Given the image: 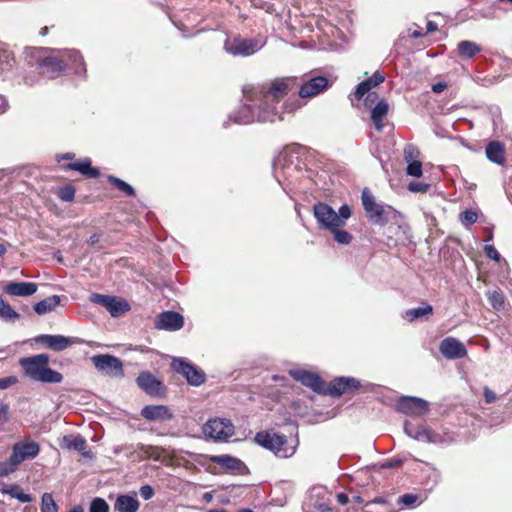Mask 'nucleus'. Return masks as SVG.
I'll use <instances>...</instances> for the list:
<instances>
[{"label": "nucleus", "instance_id": "33", "mask_svg": "<svg viewBox=\"0 0 512 512\" xmlns=\"http://www.w3.org/2000/svg\"><path fill=\"white\" fill-rule=\"evenodd\" d=\"M433 313V307L430 304H424L421 307L412 308L405 312L404 318L409 322L427 317Z\"/></svg>", "mask_w": 512, "mask_h": 512}, {"label": "nucleus", "instance_id": "56", "mask_svg": "<svg viewBox=\"0 0 512 512\" xmlns=\"http://www.w3.org/2000/svg\"><path fill=\"white\" fill-rule=\"evenodd\" d=\"M484 397L487 403H492L496 399L495 393L491 391L488 387L484 388Z\"/></svg>", "mask_w": 512, "mask_h": 512}, {"label": "nucleus", "instance_id": "52", "mask_svg": "<svg viewBox=\"0 0 512 512\" xmlns=\"http://www.w3.org/2000/svg\"><path fill=\"white\" fill-rule=\"evenodd\" d=\"M139 494L144 500H149L154 495V489L150 485H143L139 489Z\"/></svg>", "mask_w": 512, "mask_h": 512}, {"label": "nucleus", "instance_id": "27", "mask_svg": "<svg viewBox=\"0 0 512 512\" xmlns=\"http://www.w3.org/2000/svg\"><path fill=\"white\" fill-rule=\"evenodd\" d=\"M487 158L498 165H503L506 161L505 147L500 141H491L485 149Z\"/></svg>", "mask_w": 512, "mask_h": 512}, {"label": "nucleus", "instance_id": "22", "mask_svg": "<svg viewBox=\"0 0 512 512\" xmlns=\"http://www.w3.org/2000/svg\"><path fill=\"white\" fill-rule=\"evenodd\" d=\"M139 507L140 503L136 497V493L134 495H118L113 504V508L116 512H137Z\"/></svg>", "mask_w": 512, "mask_h": 512}, {"label": "nucleus", "instance_id": "5", "mask_svg": "<svg viewBox=\"0 0 512 512\" xmlns=\"http://www.w3.org/2000/svg\"><path fill=\"white\" fill-rule=\"evenodd\" d=\"M39 452L40 445L34 440L25 439L16 442L12 446V453L8 460L0 463V477L14 473L22 462L36 458Z\"/></svg>", "mask_w": 512, "mask_h": 512}, {"label": "nucleus", "instance_id": "58", "mask_svg": "<svg viewBox=\"0 0 512 512\" xmlns=\"http://www.w3.org/2000/svg\"><path fill=\"white\" fill-rule=\"evenodd\" d=\"M8 107V100L4 96L0 95V115L4 114L8 110Z\"/></svg>", "mask_w": 512, "mask_h": 512}, {"label": "nucleus", "instance_id": "31", "mask_svg": "<svg viewBox=\"0 0 512 512\" xmlns=\"http://www.w3.org/2000/svg\"><path fill=\"white\" fill-rule=\"evenodd\" d=\"M60 303V297L58 295L49 296L39 302H37L33 309L38 315H44L53 311Z\"/></svg>", "mask_w": 512, "mask_h": 512}, {"label": "nucleus", "instance_id": "7", "mask_svg": "<svg viewBox=\"0 0 512 512\" xmlns=\"http://www.w3.org/2000/svg\"><path fill=\"white\" fill-rule=\"evenodd\" d=\"M361 199L368 218L375 224L385 225L397 217V211L390 205L377 203L369 189L362 191Z\"/></svg>", "mask_w": 512, "mask_h": 512}, {"label": "nucleus", "instance_id": "23", "mask_svg": "<svg viewBox=\"0 0 512 512\" xmlns=\"http://www.w3.org/2000/svg\"><path fill=\"white\" fill-rule=\"evenodd\" d=\"M37 288V284L33 282H9L4 291L11 296H31Z\"/></svg>", "mask_w": 512, "mask_h": 512}, {"label": "nucleus", "instance_id": "8", "mask_svg": "<svg viewBox=\"0 0 512 512\" xmlns=\"http://www.w3.org/2000/svg\"><path fill=\"white\" fill-rule=\"evenodd\" d=\"M266 44V38H242L240 36L227 37L224 42V50L232 56L248 57L262 49Z\"/></svg>", "mask_w": 512, "mask_h": 512}, {"label": "nucleus", "instance_id": "6", "mask_svg": "<svg viewBox=\"0 0 512 512\" xmlns=\"http://www.w3.org/2000/svg\"><path fill=\"white\" fill-rule=\"evenodd\" d=\"M313 215L320 228L331 231L337 227H343L351 216V209L344 204L336 212L326 203L319 202L313 206Z\"/></svg>", "mask_w": 512, "mask_h": 512}, {"label": "nucleus", "instance_id": "48", "mask_svg": "<svg viewBox=\"0 0 512 512\" xmlns=\"http://www.w3.org/2000/svg\"><path fill=\"white\" fill-rule=\"evenodd\" d=\"M10 419V408L9 405L3 401H0V425L6 424Z\"/></svg>", "mask_w": 512, "mask_h": 512}, {"label": "nucleus", "instance_id": "18", "mask_svg": "<svg viewBox=\"0 0 512 512\" xmlns=\"http://www.w3.org/2000/svg\"><path fill=\"white\" fill-rule=\"evenodd\" d=\"M290 375L296 380L301 382L304 386L311 388L317 393L324 392V382L319 375L303 369L290 370Z\"/></svg>", "mask_w": 512, "mask_h": 512}, {"label": "nucleus", "instance_id": "42", "mask_svg": "<svg viewBox=\"0 0 512 512\" xmlns=\"http://www.w3.org/2000/svg\"><path fill=\"white\" fill-rule=\"evenodd\" d=\"M341 227H337L336 229H332L331 232L334 235V239L339 244L347 245L352 241V236L345 230H341Z\"/></svg>", "mask_w": 512, "mask_h": 512}, {"label": "nucleus", "instance_id": "10", "mask_svg": "<svg viewBox=\"0 0 512 512\" xmlns=\"http://www.w3.org/2000/svg\"><path fill=\"white\" fill-rule=\"evenodd\" d=\"M203 433L214 441H227L235 433L233 423L226 418H213L203 426Z\"/></svg>", "mask_w": 512, "mask_h": 512}, {"label": "nucleus", "instance_id": "26", "mask_svg": "<svg viewBox=\"0 0 512 512\" xmlns=\"http://www.w3.org/2000/svg\"><path fill=\"white\" fill-rule=\"evenodd\" d=\"M62 447H65L69 450L78 451L84 457H90L89 451L87 450L86 440L79 434L64 436L62 440Z\"/></svg>", "mask_w": 512, "mask_h": 512}, {"label": "nucleus", "instance_id": "50", "mask_svg": "<svg viewBox=\"0 0 512 512\" xmlns=\"http://www.w3.org/2000/svg\"><path fill=\"white\" fill-rule=\"evenodd\" d=\"M417 500L418 496L415 494H404L399 497L398 503L409 507L414 505L417 502Z\"/></svg>", "mask_w": 512, "mask_h": 512}, {"label": "nucleus", "instance_id": "55", "mask_svg": "<svg viewBox=\"0 0 512 512\" xmlns=\"http://www.w3.org/2000/svg\"><path fill=\"white\" fill-rule=\"evenodd\" d=\"M100 238H101V235L98 234V233H94L92 234L89 239L87 240V243L91 246V247H94V248H97V249H102L103 246L102 245H99V242H100Z\"/></svg>", "mask_w": 512, "mask_h": 512}, {"label": "nucleus", "instance_id": "40", "mask_svg": "<svg viewBox=\"0 0 512 512\" xmlns=\"http://www.w3.org/2000/svg\"><path fill=\"white\" fill-rule=\"evenodd\" d=\"M15 60L10 52L6 50L0 51V74L12 69Z\"/></svg>", "mask_w": 512, "mask_h": 512}, {"label": "nucleus", "instance_id": "25", "mask_svg": "<svg viewBox=\"0 0 512 512\" xmlns=\"http://www.w3.org/2000/svg\"><path fill=\"white\" fill-rule=\"evenodd\" d=\"M137 385L149 395H157L160 392V381L148 372H142L136 379Z\"/></svg>", "mask_w": 512, "mask_h": 512}, {"label": "nucleus", "instance_id": "4", "mask_svg": "<svg viewBox=\"0 0 512 512\" xmlns=\"http://www.w3.org/2000/svg\"><path fill=\"white\" fill-rule=\"evenodd\" d=\"M254 441L264 449L271 451L280 459L292 457L296 453L299 445L297 438L288 439L284 434L269 430L256 433Z\"/></svg>", "mask_w": 512, "mask_h": 512}, {"label": "nucleus", "instance_id": "30", "mask_svg": "<svg viewBox=\"0 0 512 512\" xmlns=\"http://www.w3.org/2000/svg\"><path fill=\"white\" fill-rule=\"evenodd\" d=\"M211 461L226 468L229 471L239 472L244 468V464L240 459L230 455L212 456Z\"/></svg>", "mask_w": 512, "mask_h": 512}, {"label": "nucleus", "instance_id": "38", "mask_svg": "<svg viewBox=\"0 0 512 512\" xmlns=\"http://www.w3.org/2000/svg\"><path fill=\"white\" fill-rule=\"evenodd\" d=\"M107 179L110 184H112L116 189L121 191L126 196H134L135 195L134 188L131 185H129L128 183H126L125 181H123L122 179L117 178L115 176H111V175L108 176Z\"/></svg>", "mask_w": 512, "mask_h": 512}, {"label": "nucleus", "instance_id": "57", "mask_svg": "<svg viewBox=\"0 0 512 512\" xmlns=\"http://www.w3.org/2000/svg\"><path fill=\"white\" fill-rule=\"evenodd\" d=\"M447 88V84L445 82H438L432 85V91L434 93H441Z\"/></svg>", "mask_w": 512, "mask_h": 512}, {"label": "nucleus", "instance_id": "34", "mask_svg": "<svg viewBox=\"0 0 512 512\" xmlns=\"http://www.w3.org/2000/svg\"><path fill=\"white\" fill-rule=\"evenodd\" d=\"M362 512H394V510L389 507L385 498L377 497L371 502H367Z\"/></svg>", "mask_w": 512, "mask_h": 512}, {"label": "nucleus", "instance_id": "39", "mask_svg": "<svg viewBox=\"0 0 512 512\" xmlns=\"http://www.w3.org/2000/svg\"><path fill=\"white\" fill-rule=\"evenodd\" d=\"M41 512H58V505L50 493L42 495Z\"/></svg>", "mask_w": 512, "mask_h": 512}, {"label": "nucleus", "instance_id": "47", "mask_svg": "<svg viewBox=\"0 0 512 512\" xmlns=\"http://www.w3.org/2000/svg\"><path fill=\"white\" fill-rule=\"evenodd\" d=\"M58 196L61 200L69 202L74 199L75 196V189L71 185H66L62 188H60L58 192Z\"/></svg>", "mask_w": 512, "mask_h": 512}, {"label": "nucleus", "instance_id": "2", "mask_svg": "<svg viewBox=\"0 0 512 512\" xmlns=\"http://www.w3.org/2000/svg\"><path fill=\"white\" fill-rule=\"evenodd\" d=\"M40 72L55 79L68 69L78 76H85L86 68L82 56L76 50H51L50 54L36 61Z\"/></svg>", "mask_w": 512, "mask_h": 512}, {"label": "nucleus", "instance_id": "49", "mask_svg": "<svg viewBox=\"0 0 512 512\" xmlns=\"http://www.w3.org/2000/svg\"><path fill=\"white\" fill-rule=\"evenodd\" d=\"M110 297H111V296L102 295V294H98V293H93V294H91V296H90V301H91L92 303H95V304L101 305V306H103L104 308H106V307H107V304H108V301H110Z\"/></svg>", "mask_w": 512, "mask_h": 512}, {"label": "nucleus", "instance_id": "19", "mask_svg": "<svg viewBox=\"0 0 512 512\" xmlns=\"http://www.w3.org/2000/svg\"><path fill=\"white\" fill-rule=\"evenodd\" d=\"M36 341L57 352L63 351L69 346L79 343L77 338L47 334L38 336Z\"/></svg>", "mask_w": 512, "mask_h": 512}, {"label": "nucleus", "instance_id": "16", "mask_svg": "<svg viewBox=\"0 0 512 512\" xmlns=\"http://www.w3.org/2000/svg\"><path fill=\"white\" fill-rule=\"evenodd\" d=\"M397 409L407 415L422 416L428 412L429 404L421 398L404 396L398 400Z\"/></svg>", "mask_w": 512, "mask_h": 512}, {"label": "nucleus", "instance_id": "63", "mask_svg": "<svg viewBox=\"0 0 512 512\" xmlns=\"http://www.w3.org/2000/svg\"><path fill=\"white\" fill-rule=\"evenodd\" d=\"M409 35L412 37V38H419L422 36V33L418 30H409Z\"/></svg>", "mask_w": 512, "mask_h": 512}, {"label": "nucleus", "instance_id": "3", "mask_svg": "<svg viewBox=\"0 0 512 512\" xmlns=\"http://www.w3.org/2000/svg\"><path fill=\"white\" fill-rule=\"evenodd\" d=\"M49 360L50 358L47 354H38L21 358L19 364L24 370V375L33 381L53 384L60 383L63 376L60 372L49 367Z\"/></svg>", "mask_w": 512, "mask_h": 512}, {"label": "nucleus", "instance_id": "12", "mask_svg": "<svg viewBox=\"0 0 512 512\" xmlns=\"http://www.w3.org/2000/svg\"><path fill=\"white\" fill-rule=\"evenodd\" d=\"M171 367L192 386H200L205 382V373L183 358H173Z\"/></svg>", "mask_w": 512, "mask_h": 512}, {"label": "nucleus", "instance_id": "14", "mask_svg": "<svg viewBox=\"0 0 512 512\" xmlns=\"http://www.w3.org/2000/svg\"><path fill=\"white\" fill-rule=\"evenodd\" d=\"M96 369L108 376L123 377V364L121 360L110 354L94 355L91 358Z\"/></svg>", "mask_w": 512, "mask_h": 512}, {"label": "nucleus", "instance_id": "60", "mask_svg": "<svg viewBox=\"0 0 512 512\" xmlns=\"http://www.w3.org/2000/svg\"><path fill=\"white\" fill-rule=\"evenodd\" d=\"M336 497H337V501L342 505H345L349 502V498L345 493H339V494H337Z\"/></svg>", "mask_w": 512, "mask_h": 512}, {"label": "nucleus", "instance_id": "15", "mask_svg": "<svg viewBox=\"0 0 512 512\" xmlns=\"http://www.w3.org/2000/svg\"><path fill=\"white\" fill-rule=\"evenodd\" d=\"M331 497L332 493L326 488L313 487L306 502L307 510L305 512H332Z\"/></svg>", "mask_w": 512, "mask_h": 512}, {"label": "nucleus", "instance_id": "21", "mask_svg": "<svg viewBox=\"0 0 512 512\" xmlns=\"http://www.w3.org/2000/svg\"><path fill=\"white\" fill-rule=\"evenodd\" d=\"M329 87V80L324 76H315L307 80L299 90L301 98L314 97Z\"/></svg>", "mask_w": 512, "mask_h": 512}, {"label": "nucleus", "instance_id": "37", "mask_svg": "<svg viewBox=\"0 0 512 512\" xmlns=\"http://www.w3.org/2000/svg\"><path fill=\"white\" fill-rule=\"evenodd\" d=\"M20 315L0 296V318L4 321L14 322Z\"/></svg>", "mask_w": 512, "mask_h": 512}, {"label": "nucleus", "instance_id": "1", "mask_svg": "<svg viewBox=\"0 0 512 512\" xmlns=\"http://www.w3.org/2000/svg\"><path fill=\"white\" fill-rule=\"evenodd\" d=\"M296 86L295 78H276L262 85L246 84L242 88L243 105L230 118L238 124L282 120L278 103Z\"/></svg>", "mask_w": 512, "mask_h": 512}, {"label": "nucleus", "instance_id": "29", "mask_svg": "<svg viewBox=\"0 0 512 512\" xmlns=\"http://www.w3.org/2000/svg\"><path fill=\"white\" fill-rule=\"evenodd\" d=\"M184 318L181 314L173 311L162 312V329L176 331L183 327Z\"/></svg>", "mask_w": 512, "mask_h": 512}, {"label": "nucleus", "instance_id": "45", "mask_svg": "<svg viewBox=\"0 0 512 512\" xmlns=\"http://www.w3.org/2000/svg\"><path fill=\"white\" fill-rule=\"evenodd\" d=\"M406 173L409 176L419 178L422 176V163L420 161L408 162Z\"/></svg>", "mask_w": 512, "mask_h": 512}, {"label": "nucleus", "instance_id": "35", "mask_svg": "<svg viewBox=\"0 0 512 512\" xmlns=\"http://www.w3.org/2000/svg\"><path fill=\"white\" fill-rule=\"evenodd\" d=\"M2 494H8L12 498L19 500L21 503H29L32 498L29 494L24 493L22 489L17 485L4 486L0 489Z\"/></svg>", "mask_w": 512, "mask_h": 512}, {"label": "nucleus", "instance_id": "64", "mask_svg": "<svg viewBox=\"0 0 512 512\" xmlns=\"http://www.w3.org/2000/svg\"><path fill=\"white\" fill-rule=\"evenodd\" d=\"M67 512H84V510L80 505H76Z\"/></svg>", "mask_w": 512, "mask_h": 512}, {"label": "nucleus", "instance_id": "11", "mask_svg": "<svg viewBox=\"0 0 512 512\" xmlns=\"http://www.w3.org/2000/svg\"><path fill=\"white\" fill-rule=\"evenodd\" d=\"M404 431L409 437L425 443L441 444L451 440L447 433H440L426 426L415 427L407 421L404 424Z\"/></svg>", "mask_w": 512, "mask_h": 512}, {"label": "nucleus", "instance_id": "46", "mask_svg": "<svg viewBox=\"0 0 512 512\" xmlns=\"http://www.w3.org/2000/svg\"><path fill=\"white\" fill-rule=\"evenodd\" d=\"M419 150L417 147H415L412 144H408L404 148V160L408 162L412 161H418L417 158L419 157Z\"/></svg>", "mask_w": 512, "mask_h": 512}, {"label": "nucleus", "instance_id": "61", "mask_svg": "<svg viewBox=\"0 0 512 512\" xmlns=\"http://www.w3.org/2000/svg\"><path fill=\"white\" fill-rule=\"evenodd\" d=\"M491 299L493 300L494 306H496V303H499V305L503 303L501 295L496 292L492 294Z\"/></svg>", "mask_w": 512, "mask_h": 512}, {"label": "nucleus", "instance_id": "62", "mask_svg": "<svg viewBox=\"0 0 512 512\" xmlns=\"http://www.w3.org/2000/svg\"><path fill=\"white\" fill-rule=\"evenodd\" d=\"M436 30H437V24H436V23H434V22H432V21H429V22L427 23V32H430V33H431V32H434V31H436Z\"/></svg>", "mask_w": 512, "mask_h": 512}, {"label": "nucleus", "instance_id": "9", "mask_svg": "<svg viewBox=\"0 0 512 512\" xmlns=\"http://www.w3.org/2000/svg\"><path fill=\"white\" fill-rule=\"evenodd\" d=\"M365 107L371 110V120L378 132H382L386 126V117L389 110V105L386 100H379L376 92L369 93L364 100Z\"/></svg>", "mask_w": 512, "mask_h": 512}, {"label": "nucleus", "instance_id": "17", "mask_svg": "<svg viewBox=\"0 0 512 512\" xmlns=\"http://www.w3.org/2000/svg\"><path fill=\"white\" fill-rule=\"evenodd\" d=\"M359 386V381L353 377H339L331 381L327 387L324 386L323 394L339 397L350 390L358 389Z\"/></svg>", "mask_w": 512, "mask_h": 512}, {"label": "nucleus", "instance_id": "24", "mask_svg": "<svg viewBox=\"0 0 512 512\" xmlns=\"http://www.w3.org/2000/svg\"><path fill=\"white\" fill-rule=\"evenodd\" d=\"M385 80V76L376 71L370 78L360 82L355 90V97L357 100L362 99L365 94L371 93L370 90Z\"/></svg>", "mask_w": 512, "mask_h": 512}, {"label": "nucleus", "instance_id": "13", "mask_svg": "<svg viewBox=\"0 0 512 512\" xmlns=\"http://www.w3.org/2000/svg\"><path fill=\"white\" fill-rule=\"evenodd\" d=\"M171 367L192 386H200L205 382V373L183 358H173Z\"/></svg>", "mask_w": 512, "mask_h": 512}, {"label": "nucleus", "instance_id": "32", "mask_svg": "<svg viewBox=\"0 0 512 512\" xmlns=\"http://www.w3.org/2000/svg\"><path fill=\"white\" fill-rule=\"evenodd\" d=\"M458 53L461 57L471 59L481 51V47L473 41L464 40L458 43Z\"/></svg>", "mask_w": 512, "mask_h": 512}, {"label": "nucleus", "instance_id": "20", "mask_svg": "<svg viewBox=\"0 0 512 512\" xmlns=\"http://www.w3.org/2000/svg\"><path fill=\"white\" fill-rule=\"evenodd\" d=\"M440 352L447 359H460L467 355L464 344L454 337H447L440 343Z\"/></svg>", "mask_w": 512, "mask_h": 512}, {"label": "nucleus", "instance_id": "53", "mask_svg": "<svg viewBox=\"0 0 512 512\" xmlns=\"http://www.w3.org/2000/svg\"><path fill=\"white\" fill-rule=\"evenodd\" d=\"M18 382L17 377L8 376L0 379V389H7L8 387L16 384Z\"/></svg>", "mask_w": 512, "mask_h": 512}, {"label": "nucleus", "instance_id": "59", "mask_svg": "<svg viewBox=\"0 0 512 512\" xmlns=\"http://www.w3.org/2000/svg\"><path fill=\"white\" fill-rule=\"evenodd\" d=\"M173 418V414L169 410V408L162 406V422L165 420H171Z\"/></svg>", "mask_w": 512, "mask_h": 512}, {"label": "nucleus", "instance_id": "43", "mask_svg": "<svg viewBox=\"0 0 512 512\" xmlns=\"http://www.w3.org/2000/svg\"><path fill=\"white\" fill-rule=\"evenodd\" d=\"M89 512H109V505L103 498L96 497L90 503Z\"/></svg>", "mask_w": 512, "mask_h": 512}, {"label": "nucleus", "instance_id": "28", "mask_svg": "<svg viewBox=\"0 0 512 512\" xmlns=\"http://www.w3.org/2000/svg\"><path fill=\"white\" fill-rule=\"evenodd\" d=\"M66 168L69 170L78 171L83 176L89 178H98L100 176L99 170L91 166V160L89 158H84L80 161L69 163Z\"/></svg>", "mask_w": 512, "mask_h": 512}, {"label": "nucleus", "instance_id": "41", "mask_svg": "<svg viewBox=\"0 0 512 512\" xmlns=\"http://www.w3.org/2000/svg\"><path fill=\"white\" fill-rule=\"evenodd\" d=\"M459 219L464 226H471L477 222L478 213L476 210L468 209L460 214Z\"/></svg>", "mask_w": 512, "mask_h": 512}, {"label": "nucleus", "instance_id": "51", "mask_svg": "<svg viewBox=\"0 0 512 512\" xmlns=\"http://www.w3.org/2000/svg\"><path fill=\"white\" fill-rule=\"evenodd\" d=\"M484 250L488 258L496 262L500 261V254L493 245H486Z\"/></svg>", "mask_w": 512, "mask_h": 512}, {"label": "nucleus", "instance_id": "44", "mask_svg": "<svg viewBox=\"0 0 512 512\" xmlns=\"http://www.w3.org/2000/svg\"><path fill=\"white\" fill-rule=\"evenodd\" d=\"M141 415L147 420L158 419L160 418V406H145L141 411Z\"/></svg>", "mask_w": 512, "mask_h": 512}, {"label": "nucleus", "instance_id": "36", "mask_svg": "<svg viewBox=\"0 0 512 512\" xmlns=\"http://www.w3.org/2000/svg\"><path fill=\"white\" fill-rule=\"evenodd\" d=\"M106 309L113 317H118L122 313L127 311L129 309V306L125 301L117 297L111 296L110 301H108Z\"/></svg>", "mask_w": 512, "mask_h": 512}, {"label": "nucleus", "instance_id": "54", "mask_svg": "<svg viewBox=\"0 0 512 512\" xmlns=\"http://www.w3.org/2000/svg\"><path fill=\"white\" fill-rule=\"evenodd\" d=\"M408 189L411 192H426L429 189V185L425 183H410Z\"/></svg>", "mask_w": 512, "mask_h": 512}]
</instances>
